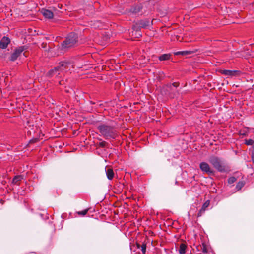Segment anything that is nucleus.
Wrapping results in <instances>:
<instances>
[{
    "instance_id": "obj_1",
    "label": "nucleus",
    "mask_w": 254,
    "mask_h": 254,
    "mask_svg": "<svg viewBox=\"0 0 254 254\" xmlns=\"http://www.w3.org/2000/svg\"><path fill=\"white\" fill-rule=\"evenodd\" d=\"M78 40V34L75 32L70 33L66 39L58 45V50L64 53L67 51L69 49L73 47L77 43Z\"/></svg>"
},
{
    "instance_id": "obj_2",
    "label": "nucleus",
    "mask_w": 254,
    "mask_h": 254,
    "mask_svg": "<svg viewBox=\"0 0 254 254\" xmlns=\"http://www.w3.org/2000/svg\"><path fill=\"white\" fill-rule=\"evenodd\" d=\"M98 129L106 139H114L117 136L116 131L112 126L102 124L98 127Z\"/></svg>"
},
{
    "instance_id": "obj_3",
    "label": "nucleus",
    "mask_w": 254,
    "mask_h": 254,
    "mask_svg": "<svg viewBox=\"0 0 254 254\" xmlns=\"http://www.w3.org/2000/svg\"><path fill=\"white\" fill-rule=\"evenodd\" d=\"M69 63L65 61H62L59 63V65L50 70L47 73L48 77H59L60 73L63 72L65 68L68 66Z\"/></svg>"
},
{
    "instance_id": "obj_4",
    "label": "nucleus",
    "mask_w": 254,
    "mask_h": 254,
    "mask_svg": "<svg viewBox=\"0 0 254 254\" xmlns=\"http://www.w3.org/2000/svg\"><path fill=\"white\" fill-rule=\"evenodd\" d=\"M209 162L219 172H224L227 171L225 163L221 158L212 156L209 158Z\"/></svg>"
},
{
    "instance_id": "obj_5",
    "label": "nucleus",
    "mask_w": 254,
    "mask_h": 254,
    "mask_svg": "<svg viewBox=\"0 0 254 254\" xmlns=\"http://www.w3.org/2000/svg\"><path fill=\"white\" fill-rule=\"evenodd\" d=\"M199 167L202 171L208 174H212L214 173L213 170L210 167L209 165L206 162H201Z\"/></svg>"
},
{
    "instance_id": "obj_6",
    "label": "nucleus",
    "mask_w": 254,
    "mask_h": 254,
    "mask_svg": "<svg viewBox=\"0 0 254 254\" xmlns=\"http://www.w3.org/2000/svg\"><path fill=\"white\" fill-rule=\"evenodd\" d=\"M24 47H20L15 50L14 52L11 54L9 59L11 61H15L24 50Z\"/></svg>"
},
{
    "instance_id": "obj_7",
    "label": "nucleus",
    "mask_w": 254,
    "mask_h": 254,
    "mask_svg": "<svg viewBox=\"0 0 254 254\" xmlns=\"http://www.w3.org/2000/svg\"><path fill=\"white\" fill-rule=\"evenodd\" d=\"M137 25L140 28H147L150 26L151 23L149 20L144 19L138 21Z\"/></svg>"
},
{
    "instance_id": "obj_8",
    "label": "nucleus",
    "mask_w": 254,
    "mask_h": 254,
    "mask_svg": "<svg viewBox=\"0 0 254 254\" xmlns=\"http://www.w3.org/2000/svg\"><path fill=\"white\" fill-rule=\"evenodd\" d=\"M10 40L7 37H3L0 41V48L4 49H5L8 44L10 43Z\"/></svg>"
},
{
    "instance_id": "obj_9",
    "label": "nucleus",
    "mask_w": 254,
    "mask_h": 254,
    "mask_svg": "<svg viewBox=\"0 0 254 254\" xmlns=\"http://www.w3.org/2000/svg\"><path fill=\"white\" fill-rule=\"evenodd\" d=\"M222 73L225 75L234 76L238 75L240 73L239 70H224Z\"/></svg>"
},
{
    "instance_id": "obj_10",
    "label": "nucleus",
    "mask_w": 254,
    "mask_h": 254,
    "mask_svg": "<svg viewBox=\"0 0 254 254\" xmlns=\"http://www.w3.org/2000/svg\"><path fill=\"white\" fill-rule=\"evenodd\" d=\"M41 13L46 18L51 19L53 17V13L50 10L43 8L41 9Z\"/></svg>"
},
{
    "instance_id": "obj_11",
    "label": "nucleus",
    "mask_w": 254,
    "mask_h": 254,
    "mask_svg": "<svg viewBox=\"0 0 254 254\" xmlns=\"http://www.w3.org/2000/svg\"><path fill=\"white\" fill-rule=\"evenodd\" d=\"M142 9V6L141 4H139L132 6L130 8V11L133 14H137L141 12Z\"/></svg>"
},
{
    "instance_id": "obj_12",
    "label": "nucleus",
    "mask_w": 254,
    "mask_h": 254,
    "mask_svg": "<svg viewBox=\"0 0 254 254\" xmlns=\"http://www.w3.org/2000/svg\"><path fill=\"white\" fill-rule=\"evenodd\" d=\"M106 174L107 177L109 180H111L113 179L114 176V173L112 169L108 168L106 170Z\"/></svg>"
},
{
    "instance_id": "obj_13",
    "label": "nucleus",
    "mask_w": 254,
    "mask_h": 254,
    "mask_svg": "<svg viewBox=\"0 0 254 254\" xmlns=\"http://www.w3.org/2000/svg\"><path fill=\"white\" fill-rule=\"evenodd\" d=\"M187 246L184 243H181L179 250V254H184L186 253Z\"/></svg>"
},
{
    "instance_id": "obj_14",
    "label": "nucleus",
    "mask_w": 254,
    "mask_h": 254,
    "mask_svg": "<svg viewBox=\"0 0 254 254\" xmlns=\"http://www.w3.org/2000/svg\"><path fill=\"white\" fill-rule=\"evenodd\" d=\"M170 56H171V55L170 54H162L159 57V60L160 61L168 60L170 59Z\"/></svg>"
},
{
    "instance_id": "obj_15",
    "label": "nucleus",
    "mask_w": 254,
    "mask_h": 254,
    "mask_svg": "<svg viewBox=\"0 0 254 254\" xmlns=\"http://www.w3.org/2000/svg\"><path fill=\"white\" fill-rule=\"evenodd\" d=\"M23 179V176L22 175L15 176L12 180V183L14 184H17L18 182L21 181Z\"/></svg>"
},
{
    "instance_id": "obj_16",
    "label": "nucleus",
    "mask_w": 254,
    "mask_h": 254,
    "mask_svg": "<svg viewBox=\"0 0 254 254\" xmlns=\"http://www.w3.org/2000/svg\"><path fill=\"white\" fill-rule=\"evenodd\" d=\"M245 182L244 181H239L236 185V189L237 190H240L244 186Z\"/></svg>"
},
{
    "instance_id": "obj_17",
    "label": "nucleus",
    "mask_w": 254,
    "mask_h": 254,
    "mask_svg": "<svg viewBox=\"0 0 254 254\" xmlns=\"http://www.w3.org/2000/svg\"><path fill=\"white\" fill-rule=\"evenodd\" d=\"M190 53V51H179L175 53V55H187Z\"/></svg>"
},
{
    "instance_id": "obj_18",
    "label": "nucleus",
    "mask_w": 254,
    "mask_h": 254,
    "mask_svg": "<svg viewBox=\"0 0 254 254\" xmlns=\"http://www.w3.org/2000/svg\"><path fill=\"white\" fill-rule=\"evenodd\" d=\"M210 204V201L207 200L205 202H204L202 206V208L203 210H206V209L209 206Z\"/></svg>"
},
{
    "instance_id": "obj_19",
    "label": "nucleus",
    "mask_w": 254,
    "mask_h": 254,
    "mask_svg": "<svg viewBox=\"0 0 254 254\" xmlns=\"http://www.w3.org/2000/svg\"><path fill=\"white\" fill-rule=\"evenodd\" d=\"M245 144L247 145H254V141L252 139L245 140Z\"/></svg>"
},
{
    "instance_id": "obj_20",
    "label": "nucleus",
    "mask_w": 254,
    "mask_h": 254,
    "mask_svg": "<svg viewBox=\"0 0 254 254\" xmlns=\"http://www.w3.org/2000/svg\"><path fill=\"white\" fill-rule=\"evenodd\" d=\"M236 181V178L234 177H231L228 179V183L230 184L234 183Z\"/></svg>"
},
{
    "instance_id": "obj_21",
    "label": "nucleus",
    "mask_w": 254,
    "mask_h": 254,
    "mask_svg": "<svg viewBox=\"0 0 254 254\" xmlns=\"http://www.w3.org/2000/svg\"><path fill=\"white\" fill-rule=\"evenodd\" d=\"M141 251L143 253V254H145L146 253V245L145 243H143L142 245L141 246Z\"/></svg>"
},
{
    "instance_id": "obj_22",
    "label": "nucleus",
    "mask_w": 254,
    "mask_h": 254,
    "mask_svg": "<svg viewBox=\"0 0 254 254\" xmlns=\"http://www.w3.org/2000/svg\"><path fill=\"white\" fill-rule=\"evenodd\" d=\"M90 208H87L83 211H80V215L85 216L89 211Z\"/></svg>"
},
{
    "instance_id": "obj_23",
    "label": "nucleus",
    "mask_w": 254,
    "mask_h": 254,
    "mask_svg": "<svg viewBox=\"0 0 254 254\" xmlns=\"http://www.w3.org/2000/svg\"><path fill=\"white\" fill-rule=\"evenodd\" d=\"M205 211V210H203V209L201 208L197 214V217L201 216L204 213Z\"/></svg>"
},
{
    "instance_id": "obj_24",
    "label": "nucleus",
    "mask_w": 254,
    "mask_h": 254,
    "mask_svg": "<svg viewBox=\"0 0 254 254\" xmlns=\"http://www.w3.org/2000/svg\"><path fill=\"white\" fill-rule=\"evenodd\" d=\"M172 86L175 87H177L179 86V83H176V82H174V83H172V85H170L169 87H170V88L171 89L172 88Z\"/></svg>"
},
{
    "instance_id": "obj_25",
    "label": "nucleus",
    "mask_w": 254,
    "mask_h": 254,
    "mask_svg": "<svg viewBox=\"0 0 254 254\" xmlns=\"http://www.w3.org/2000/svg\"><path fill=\"white\" fill-rule=\"evenodd\" d=\"M252 158L253 162L254 163V145L253 146V150L252 152Z\"/></svg>"
},
{
    "instance_id": "obj_26",
    "label": "nucleus",
    "mask_w": 254,
    "mask_h": 254,
    "mask_svg": "<svg viewBox=\"0 0 254 254\" xmlns=\"http://www.w3.org/2000/svg\"><path fill=\"white\" fill-rule=\"evenodd\" d=\"M106 144V142L103 141L99 143V145H100V146L103 147L105 146Z\"/></svg>"
},
{
    "instance_id": "obj_27",
    "label": "nucleus",
    "mask_w": 254,
    "mask_h": 254,
    "mask_svg": "<svg viewBox=\"0 0 254 254\" xmlns=\"http://www.w3.org/2000/svg\"><path fill=\"white\" fill-rule=\"evenodd\" d=\"M38 141L37 139H35L34 140H30V142H35Z\"/></svg>"
},
{
    "instance_id": "obj_28",
    "label": "nucleus",
    "mask_w": 254,
    "mask_h": 254,
    "mask_svg": "<svg viewBox=\"0 0 254 254\" xmlns=\"http://www.w3.org/2000/svg\"><path fill=\"white\" fill-rule=\"evenodd\" d=\"M136 246L138 249H139L140 248V245L139 244H136Z\"/></svg>"
},
{
    "instance_id": "obj_29",
    "label": "nucleus",
    "mask_w": 254,
    "mask_h": 254,
    "mask_svg": "<svg viewBox=\"0 0 254 254\" xmlns=\"http://www.w3.org/2000/svg\"><path fill=\"white\" fill-rule=\"evenodd\" d=\"M77 214H78V215H79V212H77Z\"/></svg>"
},
{
    "instance_id": "obj_30",
    "label": "nucleus",
    "mask_w": 254,
    "mask_h": 254,
    "mask_svg": "<svg viewBox=\"0 0 254 254\" xmlns=\"http://www.w3.org/2000/svg\"><path fill=\"white\" fill-rule=\"evenodd\" d=\"M97 27L99 28L100 27V26L99 25H98Z\"/></svg>"
}]
</instances>
